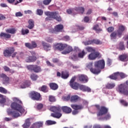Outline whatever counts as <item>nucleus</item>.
I'll use <instances>...</instances> for the list:
<instances>
[{
    "label": "nucleus",
    "mask_w": 128,
    "mask_h": 128,
    "mask_svg": "<svg viewBox=\"0 0 128 128\" xmlns=\"http://www.w3.org/2000/svg\"><path fill=\"white\" fill-rule=\"evenodd\" d=\"M124 30H126L124 26L122 25L120 26H118V30L116 32H113L110 34L111 40H116V36H118L119 38H122V33L124 32Z\"/></svg>",
    "instance_id": "obj_1"
},
{
    "label": "nucleus",
    "mask_w": 128,
    "mask_h": 128,
    "mask_svg": "<svg viewBox=\"0 0 128 128\" xmlns=\"http://www.w3.org/2000/svg\"><path fill=\"white\" fill-rule=\"evenodd\" d=\"M94 106L98 110L97 116H104L108 112V108L104 106H100L98 104H96Z\"/></svg>",
    "instance_id": "obj_2"
},
{
    "label": "nucleus",
    "mask_w": 128,
    "mask_h": 128,
    "mask_svg": "<svg viewBox=\"0 0 128 128\" xmlns=\"http://www.w3.org/2000/svg\"><path fill=\"white\" fill-rule=\"evenodd\" d=\"M50 110L54 113L51 114V116L56 118H60L62 116L60 114V106H52L50 108Z\"/></svg>",
    "instance_id": "obj_3"
},
{
    "label": "nucleus",
    "mask_w": 128,
    "mask_h": 128,
    "mask_svg": "<svg viewBox=\"0 0 128 128\" xmlns=\"http://www.w3.org/2000/svg\"><path fill=\"white\" fill-rule=\"evenodd\" d=\"M10 106L12 110L18 112H20V114H24V112H26V110H24V108L18 102H13L11 104Z\"/></svg>",
    "instance_id": "obj_4"
},
{
    "label": "nucleus",
    "mask_w": 128,
    "mask_h": 128,
    "mask_svg": "<svg viewBox=\"0 0 128 128\" xmlns=\"http://www.w3.org/2000/svg\"><path fill=\"white\" fill-rule=\"evenodd\" d=\"M76 76H74L72 77L69 82V86H70V88H73V90H78L80 86V84L76 82H74L76 81Z\"/></svg>",
    "instance_id": "obj_5"
},
{
    "label": "nucleus",
    "mask_w": 128,
    "mask_h": 128,
    "mask_svg": "<svg viewBox=\"0 0 128 128\" xmlns=\"http://www.w3.org/2000/svg\"><path fill=\"white\" fill-rule=\"evenodd\" d=\"M119 92L124 94V96H128V87L126 84H120L118 86Z\"/></svg>",
    "instance_id": "obj_6"
},
{
    "label": "nucleus",
    "mask_w": 128,
    "mask_h": 128,
    "mask_svg": "<svg viewBox=\"0 0 128 128\" xmlns=\"http://www.w3.org/2000/svg\"><path fill=\"white\" fill-rule=\"evenodd\" d=\"M27 68L28 70H30L31 72H42V68H40V66L34 64L28 65L27 66Z\"/></svg>",
    "instance_id": "obj_7"
},
{
    "label": "nucleus",
    "mask_w": 128,
    "mask_h": 128,
    "mask_svg": "<svg viewBox=\"0 0 128 128\" xmlns=\"http://www.w3.org/2000/svg\"><path fill=\"white\" fill-rule=\"evenodd\" d=\"M105 66H106V62H104V60H101L98 61H96L94 63V68H100V70L104 68Z\"/></svg>",
    "instance_id": "obj_8"
},
{
    "label": "nucleus",
    "mask_w": 128,
    "mask_h": 128,
    "mask_svg": "<svg viewBox=\"0 0 128 128\" xmlns=\"http://www.w3.org/2000/svg\"><path fill=\"white\" fill-rule=\"evenodd\" d=\"M30 96L33 100H42V95L36 92H32L30 93Z\"/></svg>",
    "instance_id": "obj_9"
},
{
    "label": "nucleus",
    "mask_w": 128,
    "mask_h": 128,
    "mask_svg": "<svg viewBox=\"0 0 128 128\" xmlns=\"http://www.w3.org/2000/svg\"><path fill=\"white\" fill-rule=\"evenodd\" d=\"M97 58H102V55H100V53L98 52H94L88 55V58L90 60H94Z\"/></svg>",
    "instance_id": "obj_10"
},
{
    "label": "nucleus",
    "mask_w": 128,
    "mask_h": 128,
    "mask_svg": "<svg viewBox=\"0 0 128 128\" xmlns=\"http://www.w3.org/2000/svg\"><path fill=\"white\" fill-rule=\"evenodd\" d=\"M64 30V25L62 24H59L56 26L54 29H50V32L51 34H56V32H62Z\"/></svg>",
    "instance_id": "obj_11"
},
{
    "label": "nucleus",
    "mask_w": 128,
    "mask_h": 128,
    "mask_svg": "<svg viewBox=\"0 0 128 128\" xmlns=\"http://www.w3.org/2000/svg\"><path fill=\"white\" fill-rule=\"evenodd\" d=\"M16 51V49L14 47H10L8 49L5 50L4 51V55L6 58H8L10 56H12V54L14 52Z\"/></svg>",
    "instance_id": "obj_12"
},
{
    "label": "nucleus",
    "mask_w": 128,
    "mask_h": 128,
    "mask_svg": "<svg viewBox=\"0 0 128 128\" xmlns=\"http://www.w3.org/2000/svg\"><path fill=\"white\" fill-rule=\"evenodd\" d=\"M54 48L55 50H58L62 52V50H64V48H68V44H66L58 43L54 46Z\"/></svg>",
    "instance_id": "obj_13"
},
{
    "label": "nucleus",
    "mask_w": 128,
    "mask_h": 128,
    "mask_svg": "<svg viewBox=\"0 0 128 128\" xmlns=\"http://www.w3.org/2000/svg\"><path fill=\"white\" fill-rule=\"evenodd\" d=\"M7 112L8 116H12V118H16L20 116V113L16 111H12L10 109H8Z\"/></svg>",
    "instance_id": "obj_14"
},
{
    "label": "nucleus",
    "mask_w": 128,
    "mask_h": 128,
    "mask_svg": "<svg viewBox=\"0 0 128 128\" xmlns=\"http://www.w3.org/2000/svg\"><path fill=\"white\" fill-rule=\"evenodd\" d=\"M38 59V58H36V56H28L26 58V62H36V60Z\"/></svg>",
    "instance_id": "obj_15"
},
{
    "label": "nucleus",
    "mask_w": 128,
    "mask_h": 128,
    "mask_svg": "<svg viewBox=\"0 0 128 128\" xmlns=\"http://www.w3.org/2000/svg\"><path fill=\"white\" fill-rule=\"evenodd\" d=\"M25 46L26 48H28L30 50H32V48H36L37 45L36 43L34 42H32V44L30 43H25Z\"/></svg>",
    "instance_id": "obj_16"
},
{
    "label": "nucleus",
    "mask_w": 128,
    "mask_h": 128,
    "mask_svg": "<svg viewBox=\"0 0 128 128\" xmlns=\"http://www.w3.org/2000/svg\"><path fill=\"white\" fill-rule=\"evenodd\" d=\"M80 8H70L66 10V12L68 14H78V12L80 10Z\"/></svg>",
    "instance_id": "obj_17"
},
{
    "label": "nucleus",
    "mask_w": 128,
    "mask_h": 128,
    "mask_svg": "<svg viewBox=\"0 0 128 128\" xmlns=\"http://www.w3.org/2000/svg\"><path fill=\"white\" fill-rule=\"evenodd\" d=\"M80 90L87 92H92V89L90 87L84 85H80Z\"/></svg>",
    "instance_id": "obj_18"
},
{
    "label": "nucleus",
    "mask_w": 128,
    "mask_h": 128,
    "mask_svg": "<svg viewBox=\"0 0 128 128\" xmlns=\"http://www.w3.org/2000/svg\"><path fill=\"white\" fill-rule=\"evenodd\" d=\"M62 110L64 112H65V114H70V112H72V108H70L68 106H62Z\"/></svg>",
    "instance_id": "obj_19"
},
{
    "label": "nucleus",
    "mask_w": 128,
    "mask_h": 128,
    "mask_svg": "<svg viewBox=\"0 0 128 128\" xmlns=\"http://www.w3.org/2000/svg\"><path fill=\"white\" fill-rule=\"evenodd\" d=\"M118 58L120 62H128V55L126 54H122L119 56Z\"/></svg>",
    "instance_id": "obj_20"
},
{
    "label": "nucleus",
    "mask_w": 128,
    "mask_h": 128,
    "mask_svg": "<svg viewBox=\"0 0 128 128\" xmlns=\"http://www.w3.org/2000/svg\"><path fill=\"white\" fill-rule=\"evenodd\" d=\"M42 46H43L44 50H46V52H48V50H50V48H52L50 44L42 41Z\"/></svg>",
    "instance_id": "obj_21"
},
{
    "label": "nucleus",
    "mask_w": 128,
    "mask_h": 128,
    "mask_svg": "<svg viewBox=\"0 0 128 128\" xmlns=\"http://www.w3.org/2000/svg\"><path fill=\"white\" fill-rule=\"evenodd\" d=\"M46 16H50L52 18H56V17L58 15V14L56 12H44Z\"/></svg>",
    "instance_id": "obj_22"
},
{
    "label": "nucleus",
    "mask_w": 128,
    "mask_h": 128,
    "mask_svg": "<svg viewBox=\"0 0 128 128\" xmlns=\"http://www.w3.org/2000/svg\"><path fill=\"white\" fill-rule=\"evenodd\" d=\"M117 48L119 50H126V46H124V42H120L117 45Z\"/></svg>",
    "instance_id": "obj_23"
},
{
    "label": "nucleus",
    "mask_w": 128,
    "mask_h": 128,
    "mask_svg": "<svg viewBox=\"0 0 128 128\" xmlns=\"http://www.w3.org/2000/svg\"><path fill=\"white\" fill-rule=\"evenodd\" d=\"M28 28L29 30H32L34 28V21L32 19H30L28 20Z\"/></svg>",
    "instance_id": "obj_24"
},
{
    "label": "nucleus",
    "mask_w": 128,
    "mask_h": 128,
    "mask_svg": "<svg viewBox=\"0 0 128 128\" xmlns=\"http://www.w3.org/2000/svg\"><path fill=\"white\" fill-rule=\"evenodd\" d=\"M74 50V49L72 48V47L70 46H68V45L67 46V48L62 51V54H70V52H72Z\"/></svg>",
    "instance_id": "obj_25"
},
{
    "label": "nucleus",
    "mask_w": 128,
    "mask_h": 128,
    "mask_svg": "<svg viewBox=\"0 0 128 128\" xmlns=\"http://www.w3.org/2000/svg\"><path fill=\"white\" fill-rule=\"evenodd\" d=\"M90 72L94 74H98L102 72V70L98 68H90Z\"/></svg>",
    "instance_id": "obj_26"
},
{
    "label": "nucleus",
    "mask_w": 128,
    "mask_h": 128,
    "mask_svg": "<svg viewBox=\"0 0 128 128\" xmlns=\"http://www.w3.org/2000/svg\"><path fill=\"white\" fill-rule=\"evenodd\" d=\"M80 82L82 84H86L88 82V78L86 75L82 74L80 76Z\"/></svg>",
    "instance_id": "obj_27"
},
{
    "label": "nucleus",
    "mask_w": 128,
    "mask_h": 128,
    "mask_svg": "<svg viewBox=\"0 0 128 128\" xmlns=\"http://www.w3.org/2000/svg\"><path fill=\"white\" fill-rule=\"evenodd\" d=\"M49 86L52 90H56L58 88V85L54 82H51L49 84Z\"/></svg>",
    "instance_id": "obj_28"
},
{
    "label": "nucleus",
    "mask_w": 128,
    "mask_h": 128,
    "mask_svg": "<svg viewBox=\"0 0 128 128\" xmlns=\"http://www.w3.org/2000/svg\"><path fill=\"white\" fill-rule=\"evenodd\" d=\"M40 92H48V88L46 85H43L41 87L38 88Z\"/></svg>",
    "instance_id": "obj_29"
},
{
    "label": "nucleus",
    "mask_w": 128,
    "mask_h": 128,
    "mask_svg": "<svg viewBox=\"0 0 128 128\" xmlns=\"http://www.w3.org/2000/svg\"><path fill=\"white\" fill-rule=\"evenodd\" d=\"M78 100H80V96L77 95L72 96L70 98L71 102H76L78 101Z\"/></svg>",
    "instance_id": "obj_30"
},
{
    "label": "nucleus",
    "mask_w": 128,
    "mask_h": 128,
    "mask_svg": "<svg viewBox=\"0 0 128 128\" xmlns=\"http://www.w3.org/2000/svg\"><path fill=\"white\" fill-rule=\"evenodd\" d=\"M30 86V81H25L21 85V88H28Z\"/></svg>",
    "instance_id": "obj_31"
},
{
    "label": "nucleus",
    "mask_w": 128,
    "mask_h": 128,
    "mask_svg": "<svg viewBox=\"0 0 128 128\" xmlns=\"http://www.w3.org/2000/svg\"><path fill=\"white\" fill-rule=\"evenodd\" d=\"M30 126V118H27L24 124L22 125V128H28Z\"/></svg>",
    "instance_id": "obj_32"
},
{
    "label": "nucleus",
    "mask_w": 128,
    "mask_h": 128,
    "mask_svg": "<svg viewBox=\"0 0 128 128\" xmlns=\"http://www.w3.org/2000/svg\"><path fill=\"white\" fill-rule=\"evenodd\" d=\"M108 78H110V80H118V72H116L108 76Z\"/></svg>",
    "instance_id": "obj_33"
},
{
    "label": "nucleus",
    "mask_w": 128,
    "mask_h": 128,
    "mask_svg": "<svg viewBox=\"0 0 128 128\" xmlns=\"http://www.w3.org/2000/svg\"><path fill=\"white\" fill-rule=\"evenodd\" d=\"M0 36L1 38H12V35L5 32H1L0 34Z\"/></svg>",
    "instance_id": "obj_34"
},
{
    "label": "nucleus",
    "mask_w": 128,
    "mask_h": 128,
    "mask_svg": "<svg viewBox=\"0 0 128 128\" xmlns=\"http://www.w3.org/2000/svg\"><path fill=\"white\" fill-rule=\"evenodd\" d=\"M93 30H96V32L97 33L100 32L102 31V29L100 28V26L98 24L96 25H94L93 26Z\"/></svg>",
    "instance_id": "obj_35"
},
{
    "label": "nucleus",
    "mask_w": 128,
    "mask_h": 128,
    "mask_svg": "<svg viewBox=\"0 0 128 128\" xmlns=\"http://www.w3.org/2000/svg\"><path fill=\"white\" fill-rule=\"evenodd\" d=\"M68 76H70V74H68V72H62L61 78H64V80H66Z\"/></svg>",
    "instance_id": "obj_36"
},
{
    "label": "nucleus",
    "mask_w": 128,
    "mask_h": 128,
    "mask_svg": "<svg viewBox=\"0 0 128 128\" xmlns=\"http://www.w3.org/2000/svg\"><path fill=\"white\" fill-rule=\"evenodd\" d=\"M114 86H116L115 83H108L106 85V88H108V90H112Z\"/></svg>",
    "instance_id": "obj_37"
},
{
    "label": "nucleus",
    "mask_w": 128,
    "mask_h": 128,
    "mask_svg": "<svg viewBox=\"0 0 128 128\" xmlns=\"http://www.w3.org/2000/svg\"><path fill=\"white\" fill-rule=\"evenodd\" d=\"M71 108L74 110H80V105H78L77 104H72L70 105Z\"/></svg>",
    "instance_id": "obj_38"
},
{
    "label": "nucleus",
    "mask_w": 128,
    "mask_h": 128,
    "mask_svg": "<svg viewBox=\"0 0 128 128\" xmlns=\"http://www.w3.org/2000/svg\"><path fill=\"white\" fill-rule=\"evenodd\" d=\"M0 78H3L5 82H8L10 80V78L6 76V75L4 73L0 74Z\"/></svg>",
    "instance_id": "obj_39"
},
{
    "label": "nucleus",
    "mask_w": 128,
    "mask_h": 128,
    "mask_svg": "<svg viewBox=\"0 0 128 128\" xmlns=\"http://www.w3.org/2000/svg\"><path fill=\"white\" fill-rule=\"evenodd\" d=\"M6 32L8 34H16V29L12 28H8L6 30Z\"/></svg>",
    "instance_id": "obj_40"
},
{
    "label": "nucleus",
    "mask_w": 128,
    "mask_h": 128,
    "mask_svg": "<svg viewBox=\"0 0 128 128\" xmlns=\"http://www.w3.org/2000/svg\"><path fill=\"white\" fill-rule=\"evenodd\" d=\"M56 121H52L51 120H48L46 121V124L47 126H52V124H56Z\"/></svg>",
    "instance_id": "obj_41"
},
{
    "label": "nucleus",
    "mask_w": 128,
    "mask_h": 128,
    "mask_svg": "<svg viewBox=\"0 0 128 128\" xmlns=\"http://www.w3.org/2000/svg\"><path fill=\"white\" fill-rule=\"evenodd\" d=\"M93 44H102V42L100 40L94 39L92 40Z\"/></svg>",
    "instance_id": "obj_42"
},
{
    "label": "nucleus",
    "mask_w": 128,
    "mask_h": 128,
    "mask_svg": "<svg viewBox=\"0 0 128 128\" xmlns=\"http://www.w3.org/2000/svg\"><path fill=\"white\" fill-rule=\"evenodd\" d=\"M21 32L22 36H24V34H29L30 30H28V29L22 28L21 30Z\"/></svg>",
    "instance_id": "obj_43"
},
{
    "label": "nucleus",
    "mask_w": 128,
    "mask_h": 128,
    "mask_svg": "<svg viewBox=\"0 0 128 128\" xmlns=\"http://www.w3.org/2000/svg\"><path fill=\"white\" fill-rule=\"evenodd\" d=\"M81 100L82 102V104L81 105L80 109L82 110V108H84V106H88V102L86 100Z\"/></svg>",
    "instance_id": "obj_44"
},
{
    "label": "nucleus",
    "mask_w": 128,
    "mask_h": 128,
    "mask_svg": "<svg viewBox=\"0 0 128 128\" xmlns=\"http://www.w3.org/2000/svg\"><path fill=\"white\" fill-rule=\"evenodd\" d=\"M38 78V76L34 74H32L30 75V78L32 80H36Z\"/></svg>",
    "instance_id": "obj_45"
},
{
    "label": "nucleus",
    "mask_w": 128,
    "mask_h": 128,
    "mask_svg": "<svg viewBox=\"0 0 128 128\" xmlns=\"http://www.w3.org/2000/svg\"><path fill=\"white\" fill-rule=\"evenodd\" d=\"M36 14L38 16H42L44 14V10H42V9H37L36 10Z\"/></svg>",
    "instance_id": "obj_46"
},
{
    "label": "nucleus",
    "mask_w": 128,
    "mask_h": 128,
    "mask_svg": "<svg viewBox=\"0 0 128 128\" xmlns=\"http://www.w3.org/2000/svg\"><path fill=\"white\" fill-rule=\"evenodd\" d=\"M118 74V78L120 76L121 78H126V75L124 73L122 72H117Z\"/></svg>",
    "instance_id": "obj_47"
},
{
    "label": "nucleus",
    "mask_w": 128,
    "mask_h": 128,
    "mask_svg": "<svg viewBox=\"0 0 128 128\" xmlns=\"http://www.w3.org/2000/svg\"><path fill=\"white\" fill-rule=\"evenodd\" d=\"M0 92H2V94H8V90L4 88L3 87L0 86Z\"/></svg>",
    "instance_id": "obj_48"
},
{
    "label": "nucleus",
    "mask_w": 128,
    "mask_h": 128,
    "mask_svg": "<svg viewBox=\"0 0 128 128\" xmlns=\"http://www.w3.org/2000/svg\"><path fill=\"white\" fill-rule=\"evenodd\" d=\"M120 104H122L124 106H128V103L126 100H120Z\"/></svg>",
    "instance_id": "obj_49"
},
{
    "label": "nucleus",
    "mask_w": 128,
    "mask_h": 128,
    "mask_svg": "<svg viewBox=\"0 0 128 128\" xmlns=\"http://www.w3.org/2000/svg\"><path fill=\"white\" fill-rule=\"evenodd\" d=\"M112 116H110V113L108 114H106L104 117V120H110V118Z\"/></svg>",
    "instance_id": "obj_50"
},
{
    "label": "nucleus",
    "mask_w": 128,
    "mask_h": 128,
    "mask_svg": "<svg viewBox=\"0 0 128 128\" xmlns=\"http://www.w3.org/2000/svg\"><path fill=\"white\" fill-rule=\"evenodd\" d=\"M49 101H50L51 102H56V98L52 96H50Z\"/></svg>",
    "instance_id": "obj_51"
},
{
    "label": "nucleus",
    "mask_w": 128,
    "mask_h": 128,
    "mask_svg": "<svg viewBox=\"0 0 128 128\" xmlns=\"http://www.w3.org/2000/svg\"><path fill=\"white\" fill-rule=\"evenodd\" d=\"M62 100L65 102H68V100H70V95H68V96H63Z\"/></svg>",
    "instance_id": "obj_52"
},
{
    "label": "nucleus",
    "mask_w": 128,
    "mask_h": 128,
    "mask_svg": "<svg viewBox=\"0 0 128 128\" xmlns=\"http://www.w3.org/2000/svg\"><path fill=\"white\" fill-rule=\"evenodd\" d=\"M52 0H44L43 1V4H44L45 6H48V4H50V2H52Z\"/></svg>",
    "instance_id": "obj_53"
},
{
    "label": "nucleus",
    "mask_w": 128,
    "mask_h": 128,
    "mask_svg": "<svg viewBox=\"0 0 128 128\" xmlns=\"http://www.w3.org/2000/svg\"><path fill=\"white\" fill-rule=\"evenodd\" d=\"M84 44H85V46H88L90 44H93L92 40H88V41H86V42H84Z\"/></svg>",
    "instance_id": "obj_54"
},
{
    "label": "nucleus",
    "mask_w": 128,
    "mask_h": 128,
    "mask_svg": "<svg viewBox=\"0 0 128 128\" xmlns=\"http://www.w3.org/2000/svg\"><path fill=\"white\" fill-rule=\"evenodd\" d=\"M92 64H94L93 62H89L88 64H87L86 68H89V70H90V68H92Z\"/></svg>",
    "instance_id": "obj_55"
},
{
    "label": "nucleus",
    "mask_w": 128,
    "mask_h": 128,
    "mask_svg": "<svg viewBox=\"0 0 128 128\" xmlns=\"http://www.w3.org/2000/svg\"><path fill=\"white\" fill-rule=\"evenodd\" d=\"M108 32H112L114 30V28L112 26L108 27L107 29Z\"/></svg>",
    "instance_id": "obj_56"
},
{
    "label": "nucleus",
    "mask_w": 128,
    "mask_h": 128,
    "mask_svg": "<svg viewBox=\"0 0 128 128\" xmlns=\"http://www.w3.org/2000/svg\"><path fill=\"white\" fill-rule=\"evenodd\" d=\"M109 14H112L114 16H116V18H118V12H110Z\"/></svg>",
    "instance_id": "obj_57"
},
{
    "label": "nucleus",
    "mask_w": 128,
    "mask_h": 128,
    "mask_svg": "<svg viewBox=\"0 0 128 128\" xmlns=\"http://www.w3.org/2000/svg\"><path fill=\"white\" fill-rule=\"evenodd\" d=\"M1 98L2 99L0 100V104H4L6 102V100L4 97Z\"/></svg>",
    "instance_id": "obj_58"
},
{
    "label": "nucleus",
    "mask_w": 128,
    "mask_h": 128,
    "mask_svg": "<svg viewBox=\"0 0 128 128\" xmlns=\"http://www.w3.org/2000/svg\"><path fill=\"white\" fill-rule=\"evenodd\" d=\"M34 124L36 125V128H42V122H38V123H36V124Z\"/></svg>",
    "instance_id": "obj_59"
},
{
    "label": "nucleus",
    "mask_w": 128,
    "mask_h": 128,
    "mask_svg": "<svg viewBox=\"0 0 128 128\" xmlns=\"http://www.w3.org/2000/svg\"><path fill=\"white\" fill-rule=\"evenodd\" d=\"M52 62L54 64H56L58 62H59L60 60L58 58H54L52 59Z\"/></svg>",
    "instance_id": "obj_60"
},
{
    "label": "nucleus",
    "mask_w": 128,
    "mask_h": 128,
    "mask_svg": "<svg viewBox=\"0 0 128 128\" xmlns=\"http://www.w3.org/2000/svg\"><path fill=\"white\" fill-rule=\"evenodd\" d=\"M88 52H94V50L92 47H88L86 48Z\"/></svg>",
    "instance_id": "obj_61"
},
{
    "label": "nucleus",
    "mask_w": 128,
    "mask_h": 128,
    "mask_svg": "<svg viewBox=\"0 0 128 128\" xmlns=\"http://www.w3.org/2000/svg\"><path fill=\"white\" fill-rule=\"evenodd\" d=\"M6 18L4 16V14H0V20H4Z\"/></svg>",
    "instance_id": "obj_62"
},
{
    "label": "nucleus",
    "mask_w": 128,
    "mask_h": 128,
    "mask_svg": "<svg viewBox=\"0 0 128 128\" xmlns=\"http://www.w3.org/2000/svg\"><path fill=\"white\" fill-rule=\"evenodd\" d=\"M42 108H44V104H40L38 105H37V108L38 110H42Z\"/></svg>",
    "instance_id": "obj_63"
},
{
    "label": "nucleus",
    "mask_w": 128,
    "mask_h": 128,
    "mask_svg": "<svg viewBox=\"0 0 128 128\" xmlns=\"http://www.w3.org/2000/svg\"><path fill=\"white\" fill-rule=\"evenodd\" d=\"M23 14H22L20 12H17L16 13V16L18 17V16H22Z\"/></svg>",
    "instance_id": "obj_64"
}]
</instances>
